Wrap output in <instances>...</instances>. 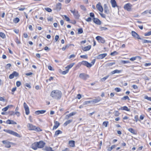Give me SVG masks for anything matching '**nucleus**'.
Instances as JSON below:
<instances>
[{"label": "nucleus", "instance_id": "obj_39", "mask_svg": "<svg viewBox=\"0 0 151 151\" xmlns=\"http://www.w3.org/2000/svg\"><path fill=\"white\" fill-rule=\"evenodd\" d=\"M116 146L115 145H113L111 147H109L108 149V151H111L112 150V149L114 148Z\"/></svg>", "mask_w": 151, "mask_h": 151}, {"label": "nucleus", "instance_id": "obj_46", "mask_svg": "<svg viewBox=\"0 0 151 151\" xmlns=\"http://www.w3.org/2000/svg\"><path fill=\"white\" fill-rule=\"evenodd\" d=\"M151 35V31H149L147 33H146L144 34L145 36H149Z\"/></svg>", "mask_w": 151, "mask_h": 151}, {"label": "nucleus", "instance_id": "obj_49", "mask_svg": "<svg viewBox=\"0 0 151 151\" xmlns=\"http://www.w3.org/2000/svg\"><path fill=\"white\" fill-rule=\"evenodd\" d=\"M108 124V122H104L103 123V125L105 126V127H107Z\"/></svg>", "mask_w": 151, "mask_h": 151}, {"label": "nucleus", "instance_id": "obj_28", "mask_svg": "<svg viewBox=\"0 0 151 151\" xmlns=\"http://www.w3.org/2000/svg\"><path fill=\"white\" fill-rule=\"evenodd\" d=\"M101 100V99L100 98L95 99L92 100V101H91V102H92L94 103H96L100 101Z\"/></svg>", "mask_w": 151, "mask_h": 151}, {"label": "nucleus", "instance_id": "obj_22", "mask_svg": "<svg viewBox=\"0 0 151 151\" xmlns=\"http://www.w3.org/2000/svg\"><path fill=\"white\" fill-rule=\"evenodd\" d=\"M46 112V110H38L35 111V113L37 115H39L40 114H43Z\"/></svg>", "mask_w": 151, "mask_h": 151}, {"label": "nucleus", "instance_id": "obj_54", "mask_svg": "<svg viewBox=\"0 0 151 151\" xmlns=\"http://www.w3.org/2000/svg\"><path fill=\"white\" fill-rule=\"evenodd\" d=\"M21 84V82L19 81H17L16 82V85L17 87H19Z\"/></svg>", "mask_w": 151, "mask_h": 151}, {"label": "nucleus", "instance_id": "obj_44", "mask_svg": "<svg viewBox=\"0 0 151 151\" xmlns=\"http://www.w3.org/2000/svg\"><path fill=\"white\" fill-rule=\"evenodd\" d=\"M19 21V18L17 17L14 19V22L15 23H17Z\"/></svg>", "mask_w": 151, "mask_h": 151}, {"label": "nucleus", "instance_id": "obj_32", "mask_svg": "<svg viewBox=\"0 0 151 151\" xmlns=\"http://www.w3.org/2000/svg\"><path fill=\"white\" fill-rule=\"evenodd\" d=\"M121 99L122 100H129L130 99L129 97L127 96H125L123 97L122 98H121Z\"/></svg>", "mask_w": 151, "mask_h": 151}, {"label": "nucleus", "instance_id": "obj_34", "mask_svg": "<svg viewBox=\"0 0 151 151\" xmlns=\"http://www.w3.org/2000/svg\"><path fill=\"white\" fill-rule=\"evenodd\" d=\"M140 58V56H137L134 57H132L130 58L129 60L131 61H133L135 60L137 58Z\"/></svg>", "mask_w": 151, "mask_h": 151}, {"label": "nucleus", "instance_id": "obj_55", "mask_svg": "<svg viewBox=\"0 0 151 151\" xmlns=\"http://www.w3.org/2000/svg\"><path fill=\"white\" fill-rule=\"evenodd\" d=\"M86 20L87 22H90L92 20V19L90 17H89L86 19Z\"/></svg>", "mask_w": 151, "mask_h": 151}, {"label": "nucleus", "instance_id": "obj_2", "mask_svg": "<svg viewBox=\"0 0 151 151\" xmlns=\"http://www.w3.org/2000/svg\"><path fill=\"white\" fill-rule=\"evenodd\" d=\"M27 127L29 130H35L37 132H40L42 131L40 128L34 126L30 124L29 123L27 124Z\"/></svg>", "mask_w": 151, "mask_h": 151}, {"label": "nucleus", "instance_id": "obj_58", "mask_svg": "<svg viewBox=\"0 0 151 151\" xmlns=\"http://www.w3.org/2000/svg\"><path fill=\"white\" fill-rule=\"evenodd\" d=\"M119 114V113L118 111H116L114 112V115L116 116H117Z\"/></svg>", "mask_w": 151, "mask_h": 151}, {"label": "nucleus", "instance_id": "obj_15", "mask_svg": "<svg viewBox=\"0 0 151 151\" xmlns=\"http://www.w3.org/2000/svg\"><path fill=\"white\" fill-rule=\"evenodd\" d=\"M38 143L37 142H35L32 145V148L34 150H36L38 148Z\"/></svg>", "mask_w": 151, "mask_h": 151}, {"label": "nucleus", "instance_id": "obj_12", "mask_svg": "<svg viewBox=\"0 0 151 151\" xmlns=\"http://www.w3.org/2000/svg\"><path fill=\"white\" fill-rule=\"evenodd\" d=\"M92 20L94 23L97 25H100L101 24V22L98 18H94Z\"/></svg>", "mask_w": 151, "mask_h": 151}, {"label": "nucleus", "instance_id": "obj_16", "mask_svg": "<svg viewBox=\"0 0 151 151\" xmlns=\"http://www.w3.org/2000/svg\"><path fill=\"white\" fill-rule=\"evenodd\" d=\"M130 5V4L129 3L127 4L124 5V8L127 11H129L131 9Z\"/></svg>", "mask_w": 151, "mask_h": 151}, {"label": "nucleus", "instance_id": "obj_17", "mask_svg": "<svg viewBox=\"0 0 151 151\" xmlns=\"http://www.w3.org/2000/svg\"><path fill=\"white\" fill-rule=\"evenodd\" d=\"M60 123L59 122L57 121L54 122V125L53 127V129H56L60 125Z\"/></svg>", "mask_w": 151, "mask_h": 151}, {"label": "nucleus", "instance_id": "obj_60", "mask_svg": "<svg viewBox=\"0 0 151 151\" xmlns=\"http://www.w3.org/2000/svg\"><path fill=\"white\" fill-rule=\"evenodd\" d=\"M134 119L136 122L138 121V115H136L134 116Z\"/></svg>", "mask_w": 151, "mask_h": 151}, {"label": "nucleus", "instance_id": "obj_52", "mask_svg": "<svg viewBox=\"0 0 151 151\" xmlns=\"http://www.w3.org/2000/svg\"><path fill=\"white\" fill-rule=\"evenodd\" d=\"M108 29L107 28L103 27H100V29L101 31L106 30Z\"/></svg>", "mask_w": 151, "mask_h": 151}, {"label": "nucleus", "instance_id": "obj_21", "mask_svg": "<svg viewBox=\"0 0 151 151\" xmlns=\"http://www.w3.org/2000/svg\"><path fill=\"white\" fill-rule=\"evenodd\" d=\"M119 109L121 110H125L127 111H130V109H129L128 107L126 106H124L123 107H122Z\"/></svg>", "mask_w": 151, "mask_h": 151}, {"label": "nucleus", "instance_id": "obj_1", "mask_svg": "<svg viewBox=\"0 0 151 151\" xmlns=\"http://www.w3.org/2000/svg\"><path fill=\"white\" fill-rule=\"evenodd\" d=\"M61 93L59 90H53L52 91L50 94V96L55 99H59L61 97Z\"/></svg>", "mask_w": 151, "mask_h": 151}, {"label": "nucleus", "instance_id": "obj_27", "mask_svg": "<svg viewBox=\"0 0 151 151\" xmlns=\"http://www.w3.org/2000/svg\"><path fill=\"white\" fill-rule=\"evenodd\" d=\"M61 4L60 3H58L56 4V9L58 11L61 9Z\"/></svg>", "mask_w": 151, "mask_h": 151}, {"label": "nucleus", "instance_id": "obj_20", "mask_svg": "<svg viewBox=\"0 0 151 151\" xmlns=\"http://www.w3.org/2000/svg\"><path fill=\"white\" fill-rule=\"evenodd\" d=\"M111 3L113 7L115 8L116 6H117L115 0H111Z\"/></svg>", "mask_w": 151, "mask_h": 151}, {"label": "nucleus", "instance_id": "obj_35", "mask_svg": "<svg viewBox=\"0 0 151 151\" xmlns=\"http://www.w3.org/2000/svg\"><path fill=\"white\" fill-rule=\"evenodd\" d=\"M59 72L63 75H65L66 74V70L62 71V70L60 69H59Z\"/></svg>", "mask_w": 151, "mask_h": 151}, {"label": "nucleus", "instance_id": "obj_41", "mask_svg": "<svg viewBox=\"0 0 151 151\" xmlns=\"http://www.w3.org/2000/svg\"><path fill=\"white\" fill-rule=\"evenodd\" d=\"M115 64V62H113L111 63H109L106 64V65L108 66H111L113 65H114Z\"/></svg>", "mask_w": 151, "mask_h": 151}, {"label": "nucleus", "instance_id": "obj_48", "mask_svg": "<svg viewBox=\"0 0 151 151\" xmlns=\"http://www.w3.org/2000/svg\"><path fill=\"white\" fill-rule=\"evenodd\" d=\"M11 66V65L10 64H8L5 66V68L6 69H9Z\"/></svg>", "mask_w": 151, "mask_h": 151}, {"label": "nucleus", "instance_id": "obj_64", "mask_svg": "<svg viewBox=\"0 0 151 151\" xmlns=\"http://www.w3.org/2000/svg\"><path fill=\"white\" fill-rule=\"evenodd\" d=\"M59 38V36L58 35H56L55 37V42H57Z\"/></svg>", "mask_w": 151, "mask_h": 151}, {"label": "nucleus", "instance_id": "obj_4", "mask_svg": "<svg viewBox=\"0 0 151 151\" xmlns=\"http://www.w3.org/2000/svg\"><path fill=\"white\" fill-rule=\"evenodd\" d=\"M79 77L81 78L86 80L88 78H89V76L88 75L84 73H81L79 74Z\"/></svg>", "mask_w": 151, "mask_h": 151}, {"label": "nucleus", "instance_id": "obj_50", "mask_svg": "<svg viewBox=\"0 0 151 151\" xmlns=\"http://www.w3.org/2000/svg\"><path fill=\"white\" fill-rule=\"evenodd\" d=\"M80 7L81 9H82L83 11H85L86 10V8L85 6L83 5H81L80 6Z\"/></svg>", "mask_w": 151, "mask_h": 151}, {"label": "nucleus", "instance_id": "obj_25", "mask_svg": "<svg viewBox=\"0 0 151 151\" xmlns=\"http://www.w3.org/2000/svg\"><path fill=\"white\" fill-rule=\"evenodd\" d=\"M91 47V45H88V46L84 47L83 49L84 51H88L90 50Z\"/></svg>", "mask_w": 151, "mask_h": 151}, {"label": "nucleus", "instance_id": "obj_30", "mask_svg": "<svg viewBox=\"0 0 151 151\" xmlns=\"http://www.w3.org/2000/svg\"><path fill=\"white\" fill-rule=\"evenodd\" d=\"M109 75H108L106 76H105V77L102 78H101V80L103 82L106 79L108 78L109 77Z\"/></svg>", "mask_w": 151, "mask_h": 151}, {"label": "nucleus", "instance_id": "obj_51", "mask_svg": "<svg viewBox=\"0 0 151 151\" xmlns=\"http://www.w3.org/2000/svg\"><path fill=\"white\" fill-rule=\"evenodd\" d=\"M89 15L90 17L93 18H95L94 17V16H95L94 14L93 13H92V12L90 13Z\"/></svg>", "mask_w": 151, "mask_h": 151}, {"label": "nucleus", "instance_id": "obj_40", "mask_svg": "<svg viewBox=\"0 0 151 151\" xmlns=\"http://www.w3.org/2000/svg\"><path fill=\"white\" fill-rule=\"evenodd\" d=\"M11 143L10 142H8L5 145V147L7 148H9L11 147V145L10 144V143Z\"/></svg>", "mask_w": 151, "mask_h": 151}, {"label": "nucleus", "instance_id": "obj_63", "mask_svg": "<svg viewBox=\"0 0 151 151\" xmlns=\"http://www.w3.org/2000/svg\"><path fill=\"white\" fill-rule=\"evenodd\" d=\"M132 87L134 89H137L138 88L137 86L136 85H133Z\"/></svg>", "mask_w": 151, "mask_h": 151}, {"label": "nucleus", "instance_id": "obj_18", "mask_svg": "<svg viewBox=\"0 0 151 151\" xmlns=\"http://www.w3.org/2000/svg\"><path fill=\"white\" fill-rule=\"evenodd\" d=\"M75 142L73 140H70L68 142L69 146L71 147H74L75 146Z\"/></svg>", "mask_w": 151, "mask_h": 151}, {"label": "nucleus", "instance_id": "obj_23", "mask_svg": "<svg viewBox=\"0 0 151 151\" xmlns=\"http://www.w3.org/2000/svg\"><path fill=\"white\" fill-rule=\"evenodd\" d=\"M128 131L131 132L132 133L134 134H137V132L132 128H130L128 129Z\"/></svg>", "mask_w": 151, "mask_h": 151}, {"label": "nucleus", "instance_id": "obj_9", "mask_svg": "<svg viewBox=\"0 0 151 151\" xmlns=\"http://www.w3.org/2000/svg\"><path fill=\"white\" fill-rule=\"evenodd\" d=\"M131 34L134 37L136 38L137 39L140 40H142V39L140 38L139 35L136 32L134 31H132L131 32Z\"/></svg>", "mask_w": 151, "mask_h": 151}, {"label": "nucleus", "instance_id": "obj_14", "mask_svg": "<svg viewBox=\"0 0 151 151\" xmlns=\"http://www.w3.org/2000/svg\"><path fill=\"white\" fill-rule=\"evenodd\" d=\"M106 53H104L101 54L96 56V58L98 59H102L105 58L107 55Z\"/></svg>", "mask_w": 151, "mask_h": 151}, {"label": "nucleus", "instance_id": "obj_31", "mask_svg": "<svg viewBox=\"0 0 151 151\" xmlns=\"http://www.w3.org/2000/svg\"><path fill=\"white\" fill-rule=\"evenodd\" d=\"M62 132L60 130H58L56 131L55 133V135L57 136L60 134L62 133Z\"/></svg>", "mask_w": 151, "mask_h": 151}, {"label": "nucleus", "instance_id": "obj_26", "mask_svg": "<svg viewBox=\"0 0 151 151\" xmlns=\"http://www.w3.org/2000/svg\"><path fill=\"white\" fill-rule=\"evenodd\" d=\"M122 71L121 70H113L111 72V74H114L116 73H121Z\"/></svg>", "mask_w": 151, "mask_h": 151}, {"label": "nucleus", "instance_id": "obj_61", "mask_svg": "<svg viewBox=\"0 0 151 151\" xmlns=\"http://www.w3.org/2000/svg\"><path fill=\"white\" fill-rule=\"evenodd\" d=\"M151 65V63H145L144 64V66L147 67Z\"/></svg>", "mask_w": 151, "mask_h": 151}, {"label": "nucleus", "instance_id": "obj_45", "mask_svg": "<svg viewBox=\"0 0 151 151\" xmlns=\"http://www.w3.org/2000/svg\"><path fill=\"white\" fill-rule=\"evenodd\" d=\"M83 32V30L82 28H81L78 29V34H81Z\"/></svg>", "mask_w": 151, "mask_h": 151}, {"label": "nucleus", "instance_id": "obj_47", "mask_svg": "<svg viewBox=\"0 0 151 151\" xmlns=\"http://www.w3.org/2000/svg\"><path fill=\"white\" fill-rule=\"evenodd\" d=\"M45 9L47 12H52V9L48 7H46L45 8Z\"/></svg>", "mask_w": 151, "mask_h": 151}, {"label": "nucleus", "instance_id": "obj_38", "mask_svg": "<svg viewBox=\"0 0 151 151\" xmlns=\"http://www.w3.org/2000/svg\"><path fill=\"white\" fill-rule=\"evenodd\" d=\"M118 54V53L116 51H114L111 53L110 55L111 56H114L117 55Z\"/></svg>", "mask_w": 151, "mask_h": 151}, {"label": "nucleus", "instance_id": "obj_43", "mask_svg": "<svg viewBox=\"0 0 151 151\" xmlns=\"http://www.w3.org/2000/svg\"><path fill=\"white\" fill-rule=\"evenodd\" d=\"M12 74L14 77H17L19 76V73L16 71H14Z\"/></svg>", "mask_w": 151, "mask_h": 151}, {"label": "nucleus", "instance_id": "obj_3", "mask_svg": "<svg viewBox=\"0 0 151 151\" xmlns=\"http://www.w3.org/2000/svg\"><path fill=\"white\" fill-rule=\"evenodd\" d=\"M3 131L5 132L8 133L10 134L13 135L16 137H21V136L19 134L15 132L12 131V130L10 129H4Z\"/></svg>", "mask_w": 151, "mask_h": 151}, {"label": "nucleus", "instance_id": "obj_36", "mask_svg": "<svg viewBox=\"0 0 151 151\" xmlns=\"http://www.w3.org/2000/svg\"><path fill=\"white\" fill-rule=\"evenodd\" d=\"M142 42L144 43H151V41L148 40H142Z\"/></svg>", "mask_w": 151, "mask_h": 151}, {"label": "nucleus", "instance_id": "obj_19", "mask_svg": "<svg viewBox=\"0 0 151 151\" xmlns=\"http://www.w3.org/2000/svg\"><path fill=\"white\" fill-rule=\"evenodd\" d=\"M75 64V63H73L67 66V73L68 72L69 69L71 68Z\"/></svg>", "mask_w": 151, "mask_h": 151}, {"label": "nucleus", "instance_id": "obj_37", "mask_svg": "<svg viewBox=\"0 0 151 151\" xmlns=\"http://www.w3.org/2000/svg\"><path fill=\"white\" fill-rule=\"evenodd\" d=\"M144 98L145 99L151 101V97H149L145 95V96Z\"/></svg>", "mask_w": 151, "mask_h": 151}, {"label": "nucleus", "instance_id": "obj_10", "mask_svg": "<svg viewBox=\"0 0 151 151\" xmlns=\"http://www.w3.org/2000/svg\"><path fill=\"white\" fill-rule=\"evenodd\" d=\"M38 143V148H42L44 147L45 145V143L43 141H40L39 142H37Z\"/></svg>", "mask_w": 151, "mask_h": 151}, {"label": "nucleus", "instance_id": "obj_11", "mask_svg": "<svg viewBox=\"0 0 151 151\" xmlns=\"http://www.w3.org/2000/svg\"><path fill=\"white\" fill-rule=\"evenodd\" d=\"M96 7L98 10L100 12H103V8L100 2H99L97 4Z\"/></svg>", "mask_w": 151, "mask_h": 151}, {"label": "nucleus", "instance_id": "obj_29", "mask_svg": "<svg viewBox=\"0 0 151 151\" xmlns=\"http://www.w3.org/2000/svg\"><path fill=\"white\" fill-rule=\"evenodd\" d=\"M76 114V112H72L70 113L69 114L67 115V116L68 117V118H69L70 117L75 115Z\"/></svg>", "mask_w": 151, "mask_h": 151}, {"label": "nucleus", "instance_id": "obj_7", "mask_svg": "<svg viewBox=\"0 0 151 151\" xmlns=\"http://www.w3.org/2000/svg\"><path fill=\"white\" fill-rule=\"evenodd\" d=\"M23 106L24 108L25 109V113L26 114L28 115L29 113V107H28L26 103L25 102L24 103Z\"/></svg>", "mask_w": 151, "mask_h": 151}, {"label": "nucleus", "instance_id": "obj_53", "mask_svg": "<svg viewBox=\"0 0 151 151\" xmlns=\"http://www.w3.org/2000/svg\"><path fill=\"white\" fill-rule=\"evenodd\" d=\"M15 42L17 44H19L20 43V42L17 37L15 39Z\"/></svg>", "mask_w": 151, "mask_h": 151}, {"label": "nucleus", "instance_id": "obj_56", "mask_svg": "<svg viewBox=\"0 0 151 151\" xmlns=\"http://www.w3.org/2000/svg\"><path fill=\"white\" fill-rule=\"evenodd\" d=\"M114 90L115 91H117V92H119L121 90V89L119 88H115Z\"/></svg>", "mask_w": 151, "mask_h": 151}, {"label": "nucleus", "instance_id": "obj_24", "mask_svg": "<svg viewBox=\"0 0 151 151\" xmlns=\"http://www.w3.org/2000/svg\"><path fill=\"white\" fill-rule=\"evenodd\" d=\"M13 106L12 105H9L5 108H3L2 109V111H6L8 110L9 108L11 107H12Z\"/></svg>", "mask_w": 151, "mask_h": 151}, {"label": "nucleus", "instance_id": "obj_57", "mask_svg": "<svg viewBox=\"0 0 151 151\" xmlns=\"http://www.w3.org/2000/svg\"><path fill=\"white\" fill-rule=\"evenodd\" d=\"M80 57L82 58L87 59L88 57L86 55H82L80 56Z\"/></svg>", "mask_w": 151, "mask_h": 151}, {"label": "nucleus", "instance_id": "obj_5", "mask_svg": "<svg viewBox=\"0 0 151 151\" xmlns=\"http://www.w3.org/2000/svg\"><path fill=\"white\" fill-rule=\"evenodd\" d=\"M72 13L73 14L74 16L76 18L78 19L79 17V15L78 14V11L74 10H70Z\"/></svg>", "mask_w": 151, "mask_h": 151}, {"label": "nucleus", "instance_id": "obj_33", "mask_svg": "<svg viewBox=\"0 0 151 151\" xmlns=\"http://www.w3.org/2000/svg\"><path fill=\"white\" fill-rule=\"evenodd\" d=\"M45 149L46 151H54L52 150V148L50 147H46Z\"/></svg>", "mask_w": 151, "mask_h": 151}, {"label": "nucleus", "instance_id": "obj_62", "mask_svg": "<svg viewBox=\"0 0 151 151\" xmlns=\"http://www.w3.org/2000/svg\"><path fill=\"white\" fill-rule=\"evenodd\" d=\"M16 90V87H15L12 88V94L14 93V92Z\"/></svg>", "mask_w": 151, "mask_h": 151}, {"label": "nucleus", "instance_id": "obj_8", "mask_svg": "<svg viewBox=\"0 0 151 151\" xmlns=\"http://www.w3.org/2000/svg\"><path fill=\"white\" fill-rule=\"evenodd\" d=\"M81 64L88 68H91L92 66V65H91L90 63H89L87 61H86L83 60L81 62Z\"/></svg>", "mask_w": 151, "mask_h": 151}, {"label": "nucleus", "instance_id": "obj_59", "mask_svg": "<svg viewBox=\"0 0 151 151\" xmlns=\"http://www.w3.org/2000/svg\"><path fill=\"white\" fill-rule=\"evenodd\" d=\"M99 14L102 17L106 18V15L105 14L101 13H100Z\"/></svg>", "mask_w": 151, "mask_h": 151}, {"label": "nucleus", "instance_id": "obj_13", "mask_svg": "<svg viewBox=\"0 0 151 151\" xmlns=\"http://www.w3.org/2000/svg\"><path fill=\"white\" fill-rule=\"evenodd\" d=\"M104 12L106 14H109L110 13L109 9H108L106 4H105L104 6Z\"/></svg>", "mask_w": 151, "mask_h": 151}, {"label": "nucleus", "instance_id": "obj_42", "mask_svg": "<svg viewBox=\"0 0 151 151\" xmlns=\"http://www.w3.org/2000/svg\"><path fill=\"white\" fill-rule=\"evenodd\" d=\"M0 36L2 38H4L5 37V35L2 32H0Z\"/></svg>", "mask_w": 151, "mask_h": 151}, {"label": "nucleus", "instance_id": "obj_6", "mask_svg": "<svg viewBox=\"0 0 151 151\" xmlns=\"http://www.w3.org/2000/svg\"><path fill=\"white\" fill-rule=\"evenodd\" d=\"M96 39L98 40L99 42H100L102 43H104L105 42V40L104 39L100 36H98L96 37Z\"/></svg>", "mask_w": 151, "mask_h": 151}]
</instances>
